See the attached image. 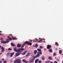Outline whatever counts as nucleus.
Instances as JSON below:
<instances>
[{
  "instance_id": "f257e3e1",
  "label": "nucleus",
  "mask_w": 63,
  "mask_h": 63,
  "mask_svg": "<svg viewBox=\"0 0 63 63\" xmlns=\"http://www.w3.org/2000/svg\"><path fill=\"white\" fill-rule=\"evenodd\" d=\"M16 47H15L14 48V51L17 52H22L24 50V48H20L18 49H16Z\"/></svg>"
},
{
  "instance_id": "f03ea898",
  "label": "nucleus",
  "mask_w": 63,
  "mask_h": 63,
  "mask_svg": "<svg viewBox=\"0 0 63 63\" xmlns=\"http://www.w3.org/2000/svg\"><path fill=\"white\" fill-rule=\"evenodd\" d=\"M29 60V63H32L34 62V60H35V58H34V57H33V58L32 59V58H30Z\"/></svg>"
},
{
  "instance_id": "7ed1b4c3",
  "label": "nucleus",
  "mask_w": 63,
  "mask_h": 63,
  "mask_svg": "<svg viewBox=\"0 0 63 63\" xmlns=\"http://www.w3.org/2000/svg\"><path fill=\"white\" fill-rule=\"evenodd\" d=\"M21 60L20 59H16L14 61L15 63H20Z\"/></svg>"
},
{
  "instance_id": "20e7f679",
  "label": "nucleus",
  "mask_w": 63,
  "mask_h": 63,
  "mask_svg": "<svg viewBox=\"0 0 63 63\" xmlns=\"http://www.w3.org/2000/svg\"><path fill=\"white\" fill-rule=\"evenodd\" d=\"M9 41H1V43H2V44H6V43H9Z\"/></svg>"
},
{
  "instance_id": "39448f33",
  "label": "nucleus",
  "mask_w": 63,
  "mask_h": 63,
  "mask_svg": "<svg viewBox=\"0 0 63 63\" xmlns=\"http://www.w3.org/2000/svg\"><path fill=\"white\" fill-rule=\"evenodd\" d=\"M37 50L38 51L39 54H40V55H42V52L41 50L40 49H37Z\"/></svg>"
},
{
  "instance_id": "423d86ee",
  "label": "nucleus",
  "mask_w": 63,
  "mask_h": 63,
  "mask_svg": "<svg viewBox=\"0 0 63 63\" xmlns=\"http://www.w3.org/2000/svg\"><path fill=\"white\" fill-rule=\"evenodd\" d=\"M37 53L38 54L37 55H36V56H34L33 57H34V59H35V58L36 57H39V56H40V54H39V52H37Z\"/></svg>"
},
{
  "instance_id": "0eeeda50",
  "label": "nucleus",
  "mask_w": 63,
  "mask_h": 63,
  "mask_svg": "<svg viewBox=\"0 0 63 63\" xmlns=\"http://www.w3.org/2000/svg\"><path fill=\"white\" fill-rule=\"evenodd\" d=\"M51 47V46L50 45H47V49H50Z\"/></svg>"
},
{
  "instance_id": "6e6552de",
  "label": "nucleus",
  "mask_w": 63,
  "mask_h": 63,
  "mask_svg": "<svg viewBox=\"0 0 63 63\" xmlns=\"http://www.w3.org/2000/svg\"><path fill=\"white\" fill-rule=\"evenodd\" d=\"M20 53H21V52H18V53H16L15 56H18L20 55Z\"/></svg>"
},
{
  "instance_id": "1a4fd4ad",
  "label": "nucleus",
  "mask_w": 63,
  "mask_h": 63,
  "mask_svg": "<svg viewBox=\"0 0 63 63\" xmlns=\"http://www.w3.org/2000/svg\"><path fill=\"white\" fill-rule=\"evenodd\" d=\"M22 61L24 63H28L29 62L28 61H26L24 59L22 60Z\"/></svg>"
},
{
  "instance_id": "9d476101",
  "label": "nucleus",
  "mask_w": 63,
  "mask_h": 63,
  "mask_svg": "<svg viewBox=\"0 0 63 63\" xmlns=\"http://www.w3.org/2000/svg\"><path fill=\"white\" fill-rule=\"evenodd\" d=\"M1 49H2V50H1V52H4L5 51V49H4V48L3 47H1Z\"/></svg>"
},
{
  "instance_id": "9b49d317",
  "label": "nucleus",
  "mask_w": 63,
  "mask_h": 63,
  "mask_svg": "<svg viewBox=\"0 0 63 63\" xmlns=\"http://www.w3.org/2000/svg\"><path fill=\"white\" fill-rule=\"evenodd\" d=\"M15 54V53H11L10 54V57H13V56L14 55V54Z\"/></svg>"
},
{
  "instance_id": "f8f14e48",
  "label": "nucleus",
  "mask_w": 63,
  "mask_h": 63,
  "mask_svg": "<svg viewBox=\"0 0 63 63\" xmlns=\"http://www.w3.org/2000/svg\"><path fill=\"white\" fill-rule=\"evenodd\" d=\"M27 52V50H26V51H25L23 53H22V55H25L26 54V53Z\"/></svg>"
},
{
  "instance_id": "ddd939ff",
  "label": "nucleus",
  "mask_w": 63,
  "mask_h": 63,
  "mask_svg": "<svg viewBox=\"0 0 63 63\" xmlns=\"http://www.w3.org/2000/svg\"><path fill=\"white\" fill-rule=\"evenodd\" d=\"M30 53H27V55L26 56V57H28L30 56Z\"/></svg>"
},
{
  "instance_id": "4468645a",
  "label": "nucleus",
  "mask_w": 63,
  "mask_h": 63,
  "mask_svg": "<svg viewBox=\"0 0 63 63\" xmlns=\"http://www.w3.org/2000/svg\"><path fill=\"white\" fill-rule=\"evenodd\" d=\"M11 45L12 47H15L16 45L13 43H11Z\"/></svg>"
},
{
  "instance_id": "2eb2a0df",
  "label": "nucleus",
  "mask_w": 63,
  "mask_h": 63,
  "mask_svg": "<svg viewBox=\"0 0 63 63\" xmlns=\"http://www.w3.org/2000/svg\"><path fill=\"white\" fill-rule=\"evenodd\" d=\"M38 41V39H37V38H35L34 40H33V42H36Z\"/></svg>"
},
{
  "instance_id": "dca6fc26",
  "label": "nucleus",
  "mask_w": 63,
  "mask_h": 63,
  "mask_svg": "<svg viewBox=\"0 0 63 63\" xmlns=\"http://www.w3.org/2000/svg\"><path fill=\"white\" fill-rule=\"evenodd\" d=\"M17 47H21V45H20L19 44H18L17 45Z\"/></svg>"
},
{
  "instance_id": "f3484780",
  "label": "nucleus",
  "mask_w": 63,
  "mask_h": 63,
  "mask_svg": "<svg viewBox=\"0 0 63 63\" xmlns=\"http://www.w3.org/2000/svg\"><path fill=\"white\" fill-rule=\"evenodd\" d=\"M46 63H53L51 61H46Z\"/></svg>"
},
{
  "instance_id": "a211bd4d",
  "label": "nucleus",
  "mask_w": 63,
  "mask_h": 63,
  "mask_svg": "<svg viewBox=\"0 0 63 63\" xmlns=\"http://www.w3.org/2000/svg\"><path fill=\"white\" fill-rule=\"evenodd\" d=\"M38 61H39V59H36V60H35V63H38Z\"/></svg>"
},
{
  "instance_id": "6ab92c4d",
  "label": "nucleus",
  "mask_w": 63,
  "mask_h": 63,
  "mask_svg": "<svg viewBox=\"0 0 63 63\" xmlns=\"http://www.w3.org/2000/svg\"><path fill=\"white\" fill-rule=\"evenodd\" d=\"M6 40H7V41H12V38H10L9 39H6Z\"/></svg>"
},
{
  "instance_id": "aec40b11",
  "label": "nucleus",
  "mask_w": 63,
  "mask_h": 63,
  "mask_svg": "<svg viewBox=\"0 0 63 63\" xmlns=\"http://www.w3.org/2000/svg\"><path fill=\"white\" fill-rule=\"evenodd\" d=\"M50 52H52V49L51 48L49 49V50H48Z\"/></svg>"
},
{
  "instance_id": "412c9836",
  "label": "nucleus",
  "mask_w": 63,
  "mask_h": 63,
  "mask_svg": "<svg viewBox=\"0 0 63 63\" xmlns=\"http://www.w3.org/2000/svg\"><path fill=\"white\" fill-rule=\"evenodd\" d=\"M37 52H37V50H35L34 51V53L35 55H36V53H37Z\"/></svg>"
},
{
  "instance_id": "4be33fe9",
  "label": "nucleus",
  "mask_w": 63,
  "mask_h": 63,
  "mask_svg": "<svg viewBox=\"0 0 63 63\" xmlns=\"http://www.w3.org/2000/svg\"><path fill=\"white\" fill-rule=\"evenodd\" d=\"M29 42V41H26L25 42H24V43H25V44H27V45H28Z\"/></svg>"
},
{
  "instance_id": "5701e85b",
  "label": "nucleus",
  "mask_w": 63,
  "mask_h": 63,
  "mask_svg": "<svg viewBox=\"0 0 63 63\" xmlns=\"http://www.w3.org/2000/svg\"><path fill=\"white\" fill-rule=\"evenodd\" d=\"M12 40H17V38H16V37H13L12 38Z\"/></svg>"
},
{
  "instance_id": "b1692460",
  "label": "nucleus",
  "mask_w": 63,
  "mask_h": 63,
  "mask_svg": "<svg viewBox=\"0 0 63 63\" xmlns=\"http://www.w3.org/2000/svg\"><path fill=\"white\" fill-rule=\"evenodd\" d=\"M28 45H29V46H32V43L29 42Z\"/></svg>"
},
{
  "instance_id": "393cba45",
  "label": "nucleus",
  "mask_w": 63,
  "mask_h": 63,
  "mask_svg": "<svg viewBox=\"0 0 63 63\" xmlns=\"http://www.w3.org/2000/svg\"><path fill=\"white\" fill-rule=\"evenodd\" d=\"M55 45L57 46H59V44H58V43L57 42H56L55 43Z\"/></svg>"
},
{
  "instance_id": "a878e982",
  "label": "nucleus",
  "mask_w": 63,
  "mask_h": 63,
  "mask_svg": "<svg viewBox=\"0 0 63 63\" xmlns=\"http://www.w3.org/2000/svg\"><path fill=\"white\" fill-rule=\"evenodd\" d=\"M48 59H50V60L52 59V58H51V57H50V56H49L48 57Z\"/></svg>"
},
{
  "instance_id": "bb28decb",
  "label": "nucleus",
  "mask_w": 63,
  "mask_h": 63,
  "mask_svg": "<svg viewBox=\"0 0 63 63\" xmlns=\"http://www.w3.org/2000/svg\"><path fill=\"white\" fill-rule=\"evenodd\" d=\"M59 53H60V54H61V53H62V50H59Z\"/></svg>"
},
{
  "instance_id": "cd10ccee",
  "label": "nucleus",
  "mask_w": 63,
  "mask_h": 63,
  "mask_svg": "<svg viewBox=\"0 0 63 63\" xmlns=\"http://www.w3.org/2000/svg\"><path fill=\"white\" fill-rule=\"evenodd\" d=\"M41 59L43 60H45V58H44V56H43L41 58Z\"/></svg>"
},
{
  "instance_id": "c85d7f7f",
  "label": "nucleus",
  "mask_w": 63,
  "mask_h": 63,
  "mask_svg": "<svg viewBox=\"0 0 63 63\" xmlns=\"http://www.w3.org/2000/svg\"><path fill=\"white\" fill-rule=\"evenodd\" d=\"M35 47H36V48L38 47V45L37 44H36L35 45Z\"/></svg>"
},
{
  "instance_id": "c756f323",
  "label": "nucleus",
  "mask_w": 63,
  "mask_h": 63,
  "mask_svg": "<svg viewBox=\"0 0 63 63\" xmlns=\"http://www.w3.org/2000/svg\"><path fill=\"white\" fill-rule=\"evenodd\" d=\"M40 48H41V49H42V48H43V47H42L41 46H40Z\"/></svg>"
},
{
  "instance_id": "7c9ffc66",
  "label": "nucleus",
  "mask_w": 63,
  "mask_h": 63,
  "mask_svg": "<svg viewBox=\"0 0 63 63\" xmlns=\"http://www.w3.org/2000/svg\"><path fill=\"white\" fill-rule=\"evenodd\" d=\"M9 54H10V52H9L7 53V56H8Z\"/></svg>"
},
{
  "instance_id": "2f4dec72",
  "label": "nucleus",
  "mask_w": 63,
  "mask_h": 63,
  "mask_svg": "<svg viewBox=\"0 0 63 63\" xmlns=\"http://www.w3.org/2000/svg\"><path fill=\"white\" fill-rule=\"evenodd\" d=\"M12 50V49L11 48H8V50Z\"/></svg>"
},
{
  "instance_id": "473e14b6",
  "label": "nucleus",
  "mask_w": 63,
  "mask_h": 63,
  "mask_svg": "<svg viewBox=\"0 0 63 63\" xmlns=\"http://www.w3.org/2000/svg\"><path fill=\"white\" fill-rule=\"evenodd\" d=\"M3 40V38H0V40Z\"/></svg>"
},
{
  "instance_id": "72a5a7b5",
  "label": "nucleus",
  "mask_w": 63,
  "mask_h": 63,
  "mask_svg": "<svg viewBox=\"0 0 63 63\" xmlns=\"http://www.w3.org/2000/svg\"><path fill=\"white\" fill-rule=\"evenodd\" d=\"M39 63H42V61H39Z\"/></svg>"
},
{
  "instance_id": "f704fd0d",
  "label": "nucleus",
  "mask_w": 63,
  "mask_h": 63,
  "mask_svg": "<svg viewBox=\"0 0 63 63\" xmlns=\"http://www.w3.org/2000/svg\"><path fill=\"white\" fill-rule=\"evenodd\" d=\"M25 45H26V44H25V43H24L23 45L22 46H24Z\"/></svg>"
},
{
  "instance_id": "c9c22d12",
  "label": "nucleus",
  "mask_w": 63,
  "mask_h": 63,
  "mask_svg": "<svg viewBox=\"0 0 63 63\" xmlns=\"http://www.w3.org/2000/svg\"><path fill=\"white\" fill-rule=\"evenodd\" d=\"M29 42H32V40H29Z\"/></svg>"
},
{
  "instance_id": "e433bc0d",
  "label": "nucleus",
  "mask_w": 63,
  "mask_h": 63,
  "mask_svg": "<svg viewBox=\"0 0 63 63\" xmlns=\"http://www.w3.org/2000/svg\"><path fill=\"white\" fill-rule=\"evenodd\" d=\"M7 63V61H4L3 62V63Z\"/></svg>"
},
{
  "instance_id": "4c0bfd02",
  "label": "nucleus",
  "mask_w": 63,
  "mask_h": 63,
  "mask_svg": "<svg viewBox=\"0 0 63 63\" xmlns=\"http://www.w3.org/2000/svg\"><path fill=\"white\" fill-rule=\"evenodd\" d=\"M55 55H56V54H55V53H54V55H53V56H55Z\"/></svg>"
},
{
  "instance_id": "58836bf2",
  "label": "nucleus",
  "mask_w": 63,
  "mask_h": 63,
  "mask_svg": "<svg viewBox=\"0 0 63 63\" xmlns=\"http://www.w3.org/2000/svg\"><path fill=\"white\" fill-rule=\"evenodd\" d=\"M54 63H58V62H57V61H55Z\"/></svg>"
},
{
  "instance_id": "ea45409f",
  "label": "nucleus",
  "mask_w": 63,
  "mask_h": 63,
  "mask_svg": "<svg viewBox=\"0 0 63 63\" xmlns=\"http://www.w3.org/2000/svg\"><path fill=\"white\" fill-rule=\"evenodd\" d=\"M12 61H13V59H12L10 61V62H12Z\"/></svg>"
},
{
  "instance_id": "a19ab883",
  "label": "nucleus",
  "mask_w": 63,
  "mask_h": 63,
  "mask_svg": "<svg viewBox=\"0 0 63 63\" xmlns=\"http://www.w3.org/2000/svg\"><path fill=\"white\" fill-rule=\"evenodd\" d=\"M7 38H8V39H10V36H7Z\"/></svg>"
},
{
  "instance_id": "79ce46f5",
  "label": "nucleus",
  "mask_w": 63,
  "mask_h": 63,
  "mask_svg": "<svg viewBox=\"0 0 63 63\" xmlns=\"http://www.w3.org/2000/svg\"><path fill=\"white\" fill-rule=\"evenodd\" d=\"M40 41H41V42H42V41H43V40L42 39H41L40 40Z\"/></svg>"
},
{
  "instance_id": "37998d69",
  "label": "nucleus",
  "mask_w": 63,
  "mask_h": 63,
  "mask_svg": "<svg viewBox=\"0 0 63 63\" xmlns=\"http://www.w3.org/2000/svg\"><path fill=\"white\" fill-rule=\"evenodd\" d=\"M21 46V47L22 48H23V47H24V46Z\"/></svg>"
},
{
  "instance_id": "c03bdc74",
  "label": "nucleus",
  "mask_w": 63,
  "mask_h": 63,
  "mask_svg": "<svg viewBox=\"0 0 63 63\" xmlns=\"http://www.w3.org/2000/svg\"><path fill=\"white\" fill-rule=\"evenodd\" d=\"M40 42H41V41H40V40H39L38 41V43H40Z\"/></svg>"
},
{
  "instance_id": "a18cd8bd",
  "label": "nucleus",
  "mask_w": 63,
  "mask_h": 63,
  "mask_svg": "<svg viewBox=\"0 0 63 63\" xmlns=\"http://www.w3.org/2000/svg\"><path fill=\"white\" fill-rule=\"evenodd\" d=\"M40 42H41V41H40V40H39L38 41V43H40Z\"/></svg>"
},
{
  "instance_id": "49530a36",
  "label": "nucleus",
  "mask_w": 63,
  "mask_h": 63,
  "mask_svg": "<svg viewBox=\"0 0 63 63\" xmlns=\"http://www.w3.org/2000/svg\"><path fill=\"white\" fill-rule=\"evenodd\" d=\"M40 42H41V41H40V40H39L38 41V43H40Z\"/></svg>"
},
{
  "instance_id": "de8ad7c7",
  "label": "nucleus",
  "mask_w": 63,
  "mask_h": 63,
  "mask_svg": "<svg viewBox=\"0 0 63 63\" xmlns=\"http://www.w3.org/2000/svg\"><path fill=\"white\" fill-rule=\"evenodd\" d=\"M40 42H41V41H40V40H39L38 41V43H40Z\"/></svg>"
},
{
  "instance_id": "09e8293b",
  "label": "nucleus",
  "mask_w": 63,
  "mask_h": 63,
  "mask_svg": "<svg viewBox=\"0 0 63 63\" xmlns=\"http://www.w3.org/2000/svg\"><path fill=\"white\" fill-rule=\"evenodd\" d=\"M3 34L0 33V35H2Z\"/></svg>"
},
{
  "instance_id": "8fccbe9b",
  "label": "nucleus",
  "mask_w": 63,
  "mask_h": 63,
  "mask_svg": "<svg viewBox=\"0 0 63 63\" xmlns=\"http://www.w3.org/2000/svg\"><path fill=\"white\" fill-rule=\"evenodd\" d=\"M57 60L58 61H59V60L58 59H57Z\"/></svg>"
},
{
  "instance_id": "3c124183",
  "label": "nucleus",
  "mask_w": 63,
  "mask_h": 63,
  "mask_svg": "<svg viewBox=\"0 0 63 63\" xmlns=\"http://www.w3.org/2000/svg\"><path fill=\"white\" fill-rule=\"evenodd\" d=\"M33 47H35V45H33Z\"/></svg>"
},
{
  "instance_id": "603ef678",
  "label": "nucleus",
  "mask_w": 63,
  "mask_h": 63,
  "mask_svg": "<svg viewBox=\"0 0 63 63\" xmlns=\"http://www.w3.org/2000/svg\"><path fill=\"white\" fill-rule=\"evenodd\" d=\"M2 63V61H0V63Z\"/></svg>"
},
{
  "instance_id": "864d4df0",
  "label": "nucleus",
  "mask_w": 63,
  "mask_h": 63,
  "mask_svg": "<svg viewBox=\"0 0 63 63\" xmlns=\"http://www.w3.org/2000/svg\"><path fill=\"white\" fill-rule=\"evenodd\" d=\"M2 54V53H0V55H1V54Z\"/></svg>"
},
{
  "instance_id": "5fc2aeb1",
  "label": "nucleus",
  "mask_w": 63,
  "mask_h": 63,
  "mask_svg": "<svg viewBox=\"0 0 63 63\" xmlns=\"http://www.w3.org/2000/svg\"><path fill=\"white\" fill-rule=\"evenodd\" d=\"M2 32L1 31H0V33H2Z\"/></svg>"
},
{
  "instance_id": "6e6d98bb",
  "label": "nucleus",
  "mask_w": 63,
  "mask_h": 63,
  "mask_svg": "<svg viewBox=\"0 0 63 63\" xmlns=\"http://www.w3.org/2000/svg\"><path fill=\"white\" fill-rule=\"evenodd\" d=\"M2 60H3V61H4V59H2Z\"/></svg>"
},
{
  "instance_id": "4d7b16f0",
  "label": "nucleus",
  "mask_w": 63,
  "mask_h": 63,
  "mask_svg": "<svg viewBox=\"0 0 63 63\" xmlns=\"http://www.w3.org/2000/svg\"><path fill=\"white\" fill-rule=\"evenodd\" d=\"M9 35H12V34H9Z\"/></svg>"
},
{
  "instance_id": "13d9d810",
  "label": "nucleus",
  "mask_w": 63,
  "mask_h": 63,
  "mask_svg": "<svg viewBox=\"0 0 63 63\" xmlns=\"http://www.w3.org/2000/svg\"><path fill=\"white\" fill-rule=\"evenodd\" d=\"M55 49V50H58V49L57 48H56Z\"/></svg>"
},
{
  "instance_id": "bf43d9fd",
  "label": "nucleus",
  "mask_w": 63,
  "mask_h": 63,
  "mask_svg": "<svg viewBox=\"0 0 63 63\" xmlns=\"http://www.w3.org/2000/svg\"><path fill=\"white\" fill-rule=\"evenodd\" d=\"M1 45H0V48H1Z\"/></svg>"
},
{
  "instance_id": "052dcab7",
  "label": "nucleus",
  "mask_w": 63,
  "mask_h": 63,
  "mask_svg": "<svg viewBox=\"0 0 63 63\" xmlns=\"http://www.w3.org/2000/svg\"><path fill=\"white\" fill-rule=\"evenodd\" d=\"M43 40H45V39H43Z\"/></svg>"
},
{
  "instance_id": "680f3d73",
  "label": "nucleus",
  "mask_w": 63,
  "mask_h": 63,
  "mask_svg": "<svg viewBox=\"0 0 63 63\" xmlns=\"http://www.w3.org/2000/svg\"><path fill=\"white\" fill-rule=\"evenodd\" d=\"M44 43H45V41H44Z\"/></svg>"
},
{
  "instance_id": "e2e57ef3",
  "label": "nucleus",
  "mask_w": 63,
  "mask_h": 63,
  "mask_svg": "<svg viewBox=\"0 0 63 63\" xmlns=\"http://www.w3.org/2000/svg\"><path fill=\"white\" fill-rule=\"evenodd\" d=\"M62 63H63V60L62 61Z\"/></svg>"
},
{
  "instance_id": "0e129e2a",
  "label": "nucleus",
  "mask_w": 63,
  "mask_h": 63,
  "mask_svg": "<svg viewBox=\"0 0 63 63\" xmlns=\"http://www.w3.org/2000/svg\"><path fill=\"white\" fill-rule=\"evenodd\" d=\"M59 49H61V48H59Z\"/></svg>"
},
{
  "instance_id": "69168bd1",
  "label": "nucleus",
  "mask_w": 63,
  "mask_h": 63,
  "mask_svg": "<svg viewBox=\"0 0 63 63\" xmlns=\"http://www.w3.org/2000/svg\"><path fill=\"white\" fill-rule=\"evenodd\" d=\"M40 39V38H39V39Z\"/></svg>"
}]
</instances>
